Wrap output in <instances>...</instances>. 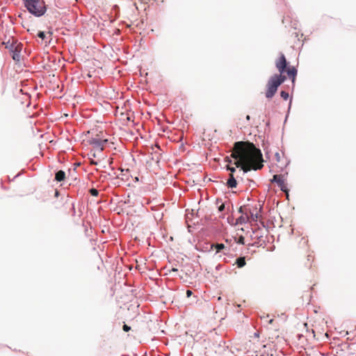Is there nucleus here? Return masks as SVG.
<instances>
[{
  "label": "nucleus",
  "instance_id": "nucleus-1",
  "mask_svg": "<svg viewBox=\"0 0 356 356\" xmlns=\"http://www.w3.org/2000/svg\"><path fill=\"white\" fill-rule=\"evenodd\" d=\"M231 156L234 165L241 168L243 173L263 168L262 154L254 145L250 142L239 141L234 143Z\"/></svg>",
  "mask_w": 356,
  "mask_h": 356
},
{
  "label": "nucleus",
  "instance_id": "nucleus-2",
  "mask_svg": "<svg viewBox=\"0 0 356 356\" xmlns=\"http://www.w3.org/2000/svg\"><path fill=\"white\" fill-rule=\"evenodd\" d=\"M288 64L285 56L281 53L280 57L275 60V66L280 74H274L269 78L266 83V98L271 99L276 93L278 87L285 81L286 76L283 74L284 72H286L294 84L298 70L293 66H288Z\"/></svg>",
  "mask_w": 356,
  "mask_h": 356
},
{
  "label": "nucleus",
  "instance_id": "nucleus-3",
  "mask_svg": "<svg viewBox=\"0 0 356 356\" xmlns=\"http://www.w3.org/2000/svg\"><path fill=\"white\" fill-rule=\"evenodd\" d=\"M28 11L35 17L42 16L46 10V5L43 0H22Z\"/></svg>",
  "mask_w": 356,
  "mask_h": 356
},
{
  "label": "nucleus",
  "instance_id": "nucleus-4",
  "mask_svg": "<svg viewBox=\"0 0 356 356\" xmlns=\"http://www.w3.org/2000/svg\"><path fill=\"white\" fill-rule=\"evenodd\" d=\"M250 338L248 341L245 342V348L248 351L257 352L256 349L259 345V333L258 332H254L253 336H250Z\"/></svg>",
  "mask_w": 356,
  "mask_h": 356
},
{
  "label": "nucleus",
  "instance_id": "nucleus-5",
  "mask_svg": "<svg viewBox=\"0 0 356 356\" xmlns=\"http://www.w3.org/2000/svg\"><path fill=\"white\" fill-rule=\"evenodd\" d=\"M107 142V139H101L97 137L92 138L89 140V143L92 145L95 149H97L100 152L103 151L104 144H106Z\"/></svg>",
  "mask_w": 356,
  "mask_h": 356
},
{
  "label": "nucleus",
  "instance_id": "nucleus-6",
  "mask_svg": "<svg viewBox=\"0 0 356 356\" xmlns=\"http://www.w3.org/2000/svg\"><path fill=\"white\" fill-rule=\"evenodd\" d=\"M272 182H276L280 189L284 192H287V187L285 184V178L283 175H275L271 180Z\"/></svg>",
  "mask_w": 356,
  "mask_h": 356
},
{
  "label": "nucleus",
  "instance_id": "nucleus-7",
  "mask_svg": "<svg viewBox=\"0 0 356 356\" xmlns=\"http://www.w3.org/2000/svg\"><path fill=\"white\" fill-rule=\"evenodd\" d=\"M238 211L242 213V215L238 218L237 222H240L241 224L247 222L250 218L248 214V209L247 207H241L239 208Z\"/></svg>",
  "mask_w": 356,
  "mask_h": 356
},
{
  "label": "nucleus",
  "instance_id": "nucleus-8",
  "mask_svg": "<svg viewBox=\"0 0 356 356\" xmlns=\"http://www.w3.org/2000/svg\"><path fill=\"white\" fill-rule=\"evenodd\" d=\"M248 214L249 216V218L253 221H257L259 218V210L257 207L250 208L248 207Z\"/></svg>",
  "mask_w": 356,
  "mask_h": 356
},
{
  "label": "nucleus",
  "instance_id": "nucleus-9",
  "mask_svg": "<svg viewBox=\"0 0 356 356\" xmlns=\"http://www.w3.org/2000/svg\"><path fill=\"white\" fill-rule=\"evenodd\" d=\"M227 185L229 188H232L236 187L237 182L236 178L234 177V175L232 173L229 174V178L227 181Z\"/></svg>",
  "mask_w": 356,
  "mask_h": 356
},
{
  "label": "nucleus",
  "instance_id": "nucleus-10",
  "mask_svg": "<svg viewBox=\"0 0 356 356\" xmlns=\"http://www.w3.org/2000/svg\"><path fill=\"white\" fill-rule=\"evenodd\" d=\"M65 179V172L63 170H59L56 173L55 179L57 181H62Z\"/></svg>",
  "mask_w": 356,
  "mask_h": 356
},
{
  "label": "nucleus",
  "instance_id": "nucleus-11",
  "mask_svg": "<svg viewBox=\"0 0 356 356\" xmlns=\"http://www.w3.org/2000/svg\"><path fill=\"white\" fill-rule=\"evenodd\" d=\"M12 58L15 61H19L20 58V50L17 49V47L15 48V51H12Z\"/></svg>",
  "mask_w": 356,
  "mask_h": 356
},
{
  "label": "nucleus",
  "instance_id": "nucleus-12",
  "mask_svg": "<svg viewBox=\"0 0 356 356\" xmlns=\"http://www.w3.org/2000/svg\"><path fill=\"white\" fill-rule=\"evenodd\" d=\"M211 248H214L216 251V252H220L222 250L225 248V246L222 243H217V244H213L211 245Z\"/></svg>",
  "mask_w": 356,
  "mask_h": 356
},
{
  "label": "nucleus",
  "instance_id": "nucleus-13",
  "mask_svg": "<svg viewBox=\"0 0 356 356\" xmlns=\"http://www.w3.org/2000/svg\"><path fill=\"white\" fill-rule=\"evenodd\" d=\"M236 264L238 268H242L245 265V257H241L236 259Z\"/></svg>",
  "mask_w": 356,
  "mask_h": 356
},
{
  "label": "nucleus",
  "instance_id": "nucleus-14",
  "mask_svg": "<svg viewBox=\"0 0 356 356\" xmlns=\"http://www.w3.org/2000/svg\"><path fill=\"white\" fill-rule=\"evenodd\" d=\"M280 95L284 100H286L289 98V93L287 92L282 91Z\"/></svg>",
  "mask_w": 356,
  "mask_h": 356
},
{
  "label": "nucleus",
  "instance_id": "nucleus-15",
  "mask_svg": "<svg viewBox=\"0 0 356 356\" xmlns=\"http://www.w3.org/2000/svg\"><path fill=\"white\" fill-rule=\"evenodd\" d=\"M90 193L92 195V196H97L98 194H99V192L97 189L95 188H91L90 190Z\"/></svg>",
  "mask_w": 356,
  "mask_h": 356
},
{
  "label": "nucleus",
  "instance_id": "nucleus-16",
  "mask_svg": "<svg viewBox=\"0 0 356 356\" xmlns=\"http://www.w3.org/2000/svg\"><path fill=\"white\" fill-rule=\"evenodd\" d=\"M38 36L42 40H44L46 37V35L43 31H39V33H38Z\"/></svg>",
  "mask_w": 356,
  "mask_h": 356
},
{
  "label": "nucleus",
  "instance_id": "nucleus-17",
  "mask_svg": "<svg viewBox=\"0 0 356 356\" xmlns=\"http://www.w3.org/2000/svg\"><path fill=\"white\" fill-rule=\"evenodd\" d=\"M244 240H245L244 237L243 236H239V238L236 242L239 244L243 245L245 243Z\"/></svg>",
  "mask_w": 356,
  "mask_h": 356
},
{
  "label": "nucleus",
  "instance_id": "nucleus-18",
  "mask_svg": "<svg viewBox=\"0 0 356 356\" xmlns=\"http://www.w3.org/2000/svg\"><path fill=\"white\" fill-rule=\"evenodd\" d=\"M227 168L228 170H229L231 172L230 173H232L233 175H234V172H236V168L234 167H230V166L227 165Z\"/></svg>",
  "mask_w": 356,
  "mask_h": 356
},
{
  "label": "nucleus",
  "instance_id": "nucleus-19",
  "mask_svg": "<svg viewBox=\"0 0 356 356\" xmlns=\"http://www.w3.org/2000/svg\"><path fill=\"white\" fill-rule=\"evenodd\" d=\"M122 329L124 332H129L131 330V327L127 325L124 324L122 327Z\"/></svg>",
  "mask_w": 356,
  "mask_h": 356
},
{
  "label": "nucleus",
  "instance_id": "nucleus-20",
  "mask_svg": "<svg viewBox=\"0 0 356 356\" xmlns=\"http://www.w3.org/2000/svg\"><path fill=\"white\" fill-rule=\"evenodd\" d=\"M193 294V292L190 290L186 291V296L187 297H190Z\"/></svg>",
  "mask_w": 356,
  "mask_h": 356
},
{
  "label": "nucleus",
  "instance_id": "nucleus-21",
  "mask_svg": "<svg viewBox=\"0 0 356 356\" xmlns=\"http://www.w3.org/2000/svg\"><path fill=\"white\" fill-rule=\"evenodd\" d=\"M225 208V205L224 204H221L220 207H219V211H222Z\"/></svg>",
  "mask_w": 356,
  "mask_h": 356
},
{
  "label": "nucleus",
  "instance_id": "nucleus-22",
  "mask_svg": "<svg viewBox=\"0 0 356 356\" xmlns=\"http://www.w3.org/2000/svg\"><path fill=\"white\" fill-rule=\"evenodd\" d=\"M273 322V318H271V319H270V320L268 321V324H271Z\"/></svg>",
  "mask_w": 356,
  "mask_h": 356
},
{
  "label": "nucleus",
  "instance_id": "nucleus-23",
  "mask_svg": "<svg viewBox=\"0 0 356 356\" xmlns=\"http://www.w3.org/2000/svg\"><path fill=\"white\" fill-rule=\"evenodd\" d=\"M171 271L177 272V268H172Z\"/></svg>",
  "mask_w": 356,
  "mask_h": 356
},
{
  "label": "nucleus",
  "instance_id": "nucleus-24",
  "mask_svg": "<svg viewBox=\"0 0 356 356\" xmlns=\"http://www.w3.org/2000/svg\"><path fill=\"white\" fill-rule=\"evenodd\" d=\"M250 115H248L246 116V119H247L248 120H250Z\"/></svg>",
  "mask_w": 356,
  "mask_h": 356
}]
</instances>
